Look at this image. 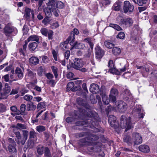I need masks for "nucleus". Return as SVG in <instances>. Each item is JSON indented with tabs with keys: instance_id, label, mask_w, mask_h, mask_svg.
I'll list each match as a JSON object with an SVG mask.
<instances>
[{
	"instance_id": "f257e3e1",
	"label": "nucleus",
	"mask_w": 157,
	"mask_h": 157,
	"mask_svg": "<svg viewBox=\"0 0 157 157\" xmlns=\"http://www.w3.org/2000/svg\"><path fill=\"white\" fill-rule=\"evenodd\" d=\"M86 136V137L80 139L78 142L80 145L88 146L95 144L96 141L99 138L98 136L90 134L88 132H83L77 133L76 134V138Z\"/></svg>"
},
{
	"instance_id": "f03ea898",
	"label": "nucleus",
	"mask_w": 157,
	"mask_h": 157,
	"mask_svg": "<svg viewBox=\"0 0 157 157\" xmlns=\"http://www.w3.org/2000/svg\"><path fill=\"white\" fill-rule=\"evenodd\" d=\"M86 109H83L82 108H80L79 110V113L81 116H84L86 117H89L90 118H92L93 121L91 122V124L93 125L97 126L98 125V122L100 121L98 113L95 112L91 110L90 109V106L89 104H87L86 102L84 105L83 106Z\"/></svg>"
},
{
	"instance_id": "7ed1b4c3",
	"label": "nucleus",
	"mask_w": 157,
	"mask_h": 157,
	"mask_svg": "<svg viewBox=\"0 0 157 157\" xmlns=\"http://www.w3.org/2000/svg\"><path fill=\"white\" fill-rule=\"evenodd\" d=\"M120 126L122 128H126L125 131L131 129L132 126L131 118L127 117L125 115H122L120 118Z\"/></svg>"
},
{
	"instance_id": "20e7f679",
	"label": "nucleus",
	"mask_w": 157,
	"mask_h": 157,
	"mask_svg": "<svg viewBox=\"0 0 157 157\" xmlns=\"http://www.w3.org/2000/svg\"><path fill=\"white\" fill-rule=\"evenodd\" d=\"M73 61V63H71V66L72 68L83 73H85L87 71V69L85 67H82L84 64L81 59L75 58L74 59Z\"/></svg>"
},
{
	"instance_id": "39448f33",
	"label": "nucleus",
	"mask_w": 157,
	"mask_h": 157,
	"mask_svg": "<svg viewBox=\"0 0 157 157\" xmlns=\"http://www.w3.org/2000/svg\"><path fill=\"white\" fill-rule=\"evenodd\" d=\"M78 117L84 120L83 121H78L76 122L75 124L76 126H84L85 127H91V122H93L92 118H90L89 117L85 116H81L79 113Z\"/></svg>"
},
{
	"instance_id": "423d86ee",
	"label": "nucleus",
	"mask_w": 157,
	"mask_h": 157,
	"mask_svg": "<svg viewBox=\"0 0 157 157\" xmlns=\"http://www.w3.org/2000/svg\"><path fill=\"white\" fill-rule=\"evenodd\" d=\"M123 8L124 13L131 14L134 11V6L129 1H125L124 2Z\"/></svg>"
},
{
	"instance_id": "0eeeda50",
	"label": "nucleus",
	"mask_w": 157,
	"mask_h": 157,
	"mask_svg": "<svg viewBox=\"0 0 157 157\" xmlns=\"http://www.w3.org/2000/svg\"><path fill=\"white\" fill-rule=\"evenodd\" d=\"M3 92H0V99H6L7 98V94L10 91V87L9 86V84L6 83L5 84V87L3 89Z\"/></svg>"
},
{
	"instance_id": "6e6552de",
	"label": "nucleus",
	"mask_w": 157,
	"mask_h": 157,
	"mask_svg": "<svg viewBox=\"0 0 157 157\" xmlns=\"http://www.w3.org/2000/svg\"><path fill=\"white\" fill-rule=\"evenodd\" d=\"M132 143L134 145H139L142 142V139L141 136L138 133H134L132 134Z\"/></svg>"
},
{
	"instance_id": "1a4fd4ad",
	"label": "nucleus",
	"mask_w": 157,
	"mask_h": 157,
	"mask_svg": "<svg viewBox=\"0 0 157 157\" xmlns=\"http://www.w3.org/2000/svg\"><path fill=\"white\" fill-rule=\"evenodd\" d=\"M108 122L111 127L115 129L118 128L119 124L116 121V117L113 115L109 116L108 117Z\"/></svg>"
},
{
	"instance_id": "9d476101",
	"label": "nucleus",
	"mask_w": 157,
	"mask_h": 157,
	"mask_svg": "<svg viewBox=\"0 0 157 157\" xmlns=\"http://www.w3.org/2000/svg\"><path fill=\"white\" fill-rule=\"evenodd\" d=\"M118 111L121 113H124L127 109V105L124 102L119 100L116 104Z\"/></svg>"
},
{
	"instance_id": "9b49d317",
	"label": "nucleus",
	"mask_w": 157,
	"mask_h": 157,
	"mask_svg": "<svg viewBox=\"0 0 157 157\" xmlns=\"http://www.w3.org/2000/svg\"><path fill=\"white\" fill-rule=\"evenodd\" d=\"M40 32L42 34L46 36H48L49 40H52L53 38V32L52 30H48L45 28H42L40 30Z\"/></svg>"
},
{
	"instance_id": "f8f14e48",
	"label": "nucleus",
	"mask_w": 157,
	"mask_h": 157,
	"mask_svg": "<svg viewBox=\"0 0 157 157\" xmlns=\"http://www.w3.org/2000/svg\"><path fill=\"white\" fill-rule=\"evenodd\" d=\"M119 23L120 25H124L126 27L130 26L132 24V21L129 17L121 18Z\"/></svg>"
},
{
	"instance_id": "ddd939ff",
	"label": "nucleus",
	"mask_w": 157,
	"mask_h": 157,
	"mask_svg": "<svg viewBox=\"0 0 157 157\" xmlns=\"http://www.w3.org/2000/svg\"><path fill=\"white\" fill-rule=\"evenodd\" d=\"M96 57L97 59L101 58L105 54V51L99 46L95 48Z\"/></svg>"
},
{
	"instance_id": "4468645a",
	"label": "nucleus",
	"mask_w": 157,
	"mask_h": 157,
	"mask_svg": "<svg viewBox=\"0 0 157 157\" xmlns=\"http://www.w3.org/2000/svg\"><path fill=\"white\" fill-rule=\"evenodd\" d=\"M22 132L23 137L22 138L21 141H19V140H16V141L17 143L18 144H20L21 143L22 145H24L25 144L26 141L28 139L29 135V131L27 130H23Z\"/></svg>"
},
{
	"instance_id": "2eb2a0df",
	"label": "nucleus",
	"mask_w": 157,
	"mask_h": 157,
	"mask_svg": "<svg viewBox=\"0 0 157 157\" xmlns=\"http://www.w3.org/2000/svg\"><path fill=\"white\" fill-rule=\"evenodd\" d=\"M90 90L93 94L98 93L100 91L99 87L96 84L92 83L90 85Z\"/></svg>"
},
{
	"instance_id": "dca6fc26",
	"label": "nucleus",
	"mask_w": 157,
	"mask_h": 157,
	"mask_svg": "<svg viewBox=\"0 0 157 157\" xmlns=\"http://www.w3.org/2000/svg\"><path fill=\"white\" fill-rule=\"evenodd\" d=\"M24 69L23 68L22 70L19 67L16 68L15 70V73L16 76H17L19 79H21L23 77V71Z\"/></svg>"
},
{
	"instance_id": "f3484780",
	"label": "nucleus",
	"mask_w": 157,
	"mask_h": 157,
	"mask_svg": "<svg viewBox=\"0 0 157 157\" xmlns=\"http://www.w3.org/2000/svg\"><path fill=\"white\" fill-rule=\"evenodd\" d=\"M30 13H31L32 17H34V15L33 10L29 8H26L24 15L26 18L29 19V18L30 16Z\"/></svg>"
},
{
	"instance_id": "a211bd4d",
	"label": "nucleus",
	"mask_w": 157,
	"mask_h": 157,
	"mask_svg": "<svg viewBox=\"0 0 157 157\" xmlns=\"http://www.w3.org/2000/svg\"><path fill=\"white\" fill-rule=\"evenodd\" d=\"M134 111L136 114H138L139 118H143L144 116V112L141 110L140 107L135 108Z\"/></svg>"
},
{
	"instance_id": "6ab92c4d",
	"label": "nucleus",
	"mask_w": 157,
	"mask_h": 157,
	"mask_svg": "<svg viewBox=\"0 0 157 157\" xmlns=\"http://www.w3.org/2000/svg\"><path fill=\"white\" fill-rule=\"evenodd\" d=\"M139 150L143 152L147 153L150 151L149 147L146 145H141L139 147Z\"/></svg>"
},
{
	"instance_id": "aec40b11",
	"label": "nucleus",
	"mask_w": 157,
	"mask_h": 157,
	"mask_svg": "<svg viewBox=\"0 0 157 157\" xmlns=\"http://www.w3.org/2000/svg\"><path fill=\"white\" fill-rule=\"evenodd\" d=\"M27 41L29 42L30 41H35L36 42L39 43V38L38 36L33 35L29 36L27 39Z\"/></svg>"
},
{
	"instance_id": "412c9836",
	"label": "nucleus",
	"mask_w": 157,
	"mask_h": 157,
	"mask_svg": "<svg viewBox=\"0 0 157 157\" xmlns=\"http://www.w3.org/2000/svg\"><path fill=\"white\" fill-rule=\"evenodd\" d=\"M55 10L52 9L51 7L47 6L44 10V12L45 13L46 16L48 17H51L52 16V12H53Z\"/></svg>"
},
{
	"instance_id": "4be33fe9",
	"label": "nucleus",
	"mask_w": 157,
	"mask_h": 157,
	"mask_svg": "<svg viewBox=\"0 0 157 157\" xmlns=\"http://www.w3.org/2000/svg\"><path fill=\"white\" fill-rule=\"evenodd\" d=\"M16 147V145L9 144L8 147V149L9 152L11 153H14L15 154V153H17Z\"/></svg>"
},
{
	"instance_id": "5701e85b",
	"label": "nucleus",
	"mask_w": 157,
	"mask_h": 157,
	"mask_svg": "<svg viewBox=\"0 0 157 157\" xmlns=\"http://www.w3.org/2000/svg\"><path fill=\"white\" fill-rule=\"evenodd\" d=\"M67 41L69 42V41L71 40L70 43V44L71 46V47H73L77 43V41H75V36H69L67 39Z\"/></svg>"
},
{
	"instance_id": "b1692460",
	"label": "nucleus",
	"mask_w": 157,
	"mask_h": 157,
	"mask_svg": "<svg viewBox=\"0 0 157 157\" xmlns=\"http://www.w3.org/2000/svg\"><path fill=\"white\" fill-rule=\"evenodd\" d=\"M29 138L36 140H37V133L33 129L29 132Z\"/></svg>"
},
{
	"instance_id": "393cba45",
	"label": "nucleus",
	"mask_w": 157,
	"mask_h": 157,
	"mask_svg": "<svg viewBox=\"0 0 157 157\" xmlns=\"http://www.w3.org/2000/svg\"><path fill=\"white\" fill-rule=\"evenodd\" d=\"M29 62L30 63L34 65L38 64L39 62V59L36 57L32 56L29 58Z\"/></svg>"
},
{
	"instance_id": "a878e982",
	"label": "nucleus",
	"mask_w": 157,
	"mask_h": 157,
	"mask_svg": "<svg viewBox=\"0 0 157 157\" xmlns=\"http://www.w3.org/2000/svg\"><path fill=\"white\" fill-rule=\"evenodd\" d=\"M36 106L34 105L33 102L31 101L27 104V110L28 111H33L35 110Z\"/></svg>"
},
{
	"instance_id": "bb28decb",
	"label": "nucleus",
	"mask_w": 157,
	"mask_h": 157,
	"mask_svg": "<svg viewBox=\"0 0 157 157\" xmlns=\"http://www.w3.org/2000/svg\"><path fill=\"white\" fill-rule=\"evenodd\" d=\"M38 43L36 42H33L29 44V49L30 51H33L35 50L38 46Z\"/></svg>"
},
{
	"instance_id": "cd10ccee",
	"label": "nucleus",
	"mask_w": 157,
	"mask_h": 157,
	"mask_svg": "<svg viewBox=\"0 0 157 157\" xmlns=\"http://www.w3.org/2000/svg\"><path fill=\"white\" fill-rule=\"evenodd\" d=\"M56 0H48L47 6L51 7L52 9L55 10L56 9Z\"/></svg>"
},
{
	"instance_id": "c85d7f7f",
	"label": "nucleus",
	"mask_w": 157,
	"mask_h": 157,
	"mask_svg": "<svg viewBox=\"0 0 157 157\" xmlns=\"http://www.w3.org/2000/svg\"><path fill=\"white\" fill-rule=\"evenodd\" d=\"M4 33L6 35L12 33L14 31V29L12 27L6 26L4 29Z\"/></svg>"
},
{
	"instance_id": "c756f323",
	"label": "nucleus",
	"mask_w": 157,
	"mask_h": 157,
	"mask_svg": "<svg viewBox=\"0 0 157 157\" xmlns=\"http://www.w3.org/2000/svg\"><path fill=\"white\" fill-rule=\"evenodd\" d=\"M112 53L114 55L117 56L121 53V49L118 47H113L112 50Z\"/></svg>"
},
{
	"instance_id": "7c9ffc66",
	"label": "nucleus",
	"mask_w": 157,
	"mask_h": 157,
	"mask_svg": "<svg viewBox=\"0 0 157 157\" xmlns=\"http://www.w3.org/2000/svg\"><path fill=\"white\" fill-rule=\"evenodd\" d=\"M36 140L28 138L27 141V144L28 147L30 148H32L34 145L35 142Z\"/></svg>"
},
{
	"instance_id": "2f4dec72",
	"label": "nucleus",
	"mask_w": 157,
	"mask_h": 157,
	"mask_svg": "<svg viewBox=\"0 0 157 157\" xmlns=\"http://www.w3.org/2000/svg\"><path fill=\"white\" fill-rule=\"evenodd\" d=\"M85 47L84 45L83 44L79 43L75 44V46L71 47L70 48V50H72L74 48L76 49H83Z\"/></svg>"
},
{
	"instance_id": "473e14b6",
	"label": "nucleus",
	"mask_w": 157,
	"mask_h": 157,
	"mask_svg": "<svg viewBox=\"0 0 157 157\" xmlns=\"http://www.w3.org/2000/svg\"><path fill=\"white\" fill-rule=\"evenodd\" d=\"M45 148L44 146L40 145H38L36 147L37 151L39 155H41L43 153Z\"/></svg>"
},
{
	"instance_id": "72a5a7b5",
	"label": "nucleus",
	"mask_w": 157,
	"mask_h": 157,
	"mask_svg": "<svg viewBox=\"0 0 157 157\" xmlns=\"http://www.w3.org/2000/svg\"><path fill=\"white\" fill-rule=\"evenodd\" d=\"M27 74L29 77L32 79H33L36 75V73H34L29 69L27 70Z\"/></svg>"
},
{
	"instance_id": "f704fd0d",
	"label": "nucleus",
	"mask_w": 157,
	"mask_h": 157,
	"mask_svg": "<svg viewBox=\"0 0 157 157\" xmlns=\"http://www.w3.org/2000/svg\"><path fill=\"white\" fill-rule=\"evenodd\" d=\"M15 128L20 130L25 129H27V126L25 124L17 123L15 127Z\"/></svg>"
},
{
	"instance_id": "c9c22d12",
	"label": "nucleus",
	"mask_w": 157,
	"mask_h": 157,
	"mask_svg": "<svg viewBox=\"0 0 157 157\" xmlns=\"http://www.w3.org/2000/svg\"><path fill=\"white\" fill-rule=\"evenodd\" d=\"M77 102L79 105L83 106L85 104L86 101L81 98H79L77 99Z\"/></svg>"
},
{
	"instance_id": "e433bc0d",
	"label": "nucleus",
	"mask_w": 157,
	"mask_h": 157,
	"mask_svg": "<svg viewBox=\"0 0 157 157\" xmlns=\"http://www.w3.org/2000/svg\"><path fill=\"white\" fill-rule=\"evenodd\" d=\"M44 155L46 157H52V155L50 152V150L48 148L46 147L44 150Z\"/></svg>"
},
{
	"instance_id": "4c0bfd02",
	"label": "nucleus",
	"mask_w": 157,
	"mask_h": 157,
	"mask_svg": "<svg viewBox=\"0 0 157 157\" xmlns=\"http://www.w3.org/2000/svg\"><path fill=\"white\" fill-rule=\"evenodd\" d=\"M104 44L107 48H111L114 46V45L111 43L110 40H106L104 42Z\"/></svg>"
},
{
	"instance_id": "58836bf2",
	"label": "nucleus",
	"mask_w": 157,
	"mask_h": 157,
	"mask_svg": "<svg viewBox=\"0 0 157 157\" xmlns=\"http://www.w3.org/2000/svg\"><path fill=\"white\" fill-rule=\"evenodd\" d=\"M74 83L73 82H69L67 85V87L66 89V91H69L70 90L72 91V89L74 88Z\"/></svg>"
},
{
	"instance_id": "ea45409f",
	"label": "nucleus",
	"mask_w": 157,
	"mask_h": 157,
	"mask_svg": "<svg viewBox=\"0 0 157 157\" xmlns=\"http://www.w3.org/2000/svg\"><path fill=\"white\" fill-rule=\"evenodd\" d=\"M109 26L114 28L117 31L122 30V29L117 24L110 23L109 24Z\"/></svg>"
},
{
	"instance_id": "a19ab883",
	"label": "nucleus",
	"mask_w": 157,
	"mask_h": 157,
	"mask_svg": "<svg viewBox=\"0 0 157 157\" xmlns=\"http://www.w3.org/2000/svg\"><path fill=\"white\" fill-rule=\"evenodd\" d=\"M118 90L116 89L112 88L111 89L109 95L115 96L117 97L118 96Z\"/></svg>"
},
{
	"instance_id": "79ce46f5",
	"label": "nucleus",
	"mask_w": 157,
	"mask_h": 157,
	"mask_svg": "<svg viewBox=\"0 0 157 157\" xmlns=\"http://www.w3.org/2000/svg\"><path fill=\"white\" fill-rule=\"evenodd\" d=\"M121 6V3L118 2L114 4L113 8L115 10H119Z\"/></svg>"
},
{
	"instance_id": "37998d69",
	"label": "nucleus",
	"mask_w": 157,
	"mask_h": 157,
	"mask_svg": "<svg viewBox=\"0 0 157 157\" xmlns=\"http://www.w3.org/2000/svg\"><path fill=\"white\" fill-rule=\"evenodd\" d=\"M124 140L125 142L127 143L129 145H130L132 143V139H130L129 136H125L123 139Z\"/></svg>"
},
{
	"instance_id": "c03bdc74",
	"label": "nucleus",
	"mask_w": 157,
	"mask_h": 157,
	"mask_svg": "<svg viewBox=\"0 0 157 157\" xmlns=\"http://www.w3.org/2000/svg\"><path fill=\"white\" fill-rule=\"evenodd\" d=\"M36 130L39 132H41L45 131L46 130V128L44 126L38 125L36 126Z\"/></svg>"
},
{
	"instance_id": "a18cd8bd",
	"label": "nucleus",
	"mask_w": 157,
	"mask_h": 157,
	"mask_svg": "<svg viewBox=\"0 0 157 157\" xmlns=\"http://www.w3.org/2000/svg\"><path fill=\"white\" fill-rule=\"evenodd\" d=\"M45 71L43 67L42 66L39 67L38 69V74L39 76H41L43 75Z\"/></svg>"
},
{
	"instance_id": "49530a36",
	"label": "nucleus",
	"mask_w": 157,
	"mask_h": 157,
	"mask_svg": "<svg viewBox=\"0 0 157 157\" xmlns=\"http://www.w3.org/2000/svg\"><path fill=\"white\" fill-rule=\"evenodd\" d=\"M102 100L104 104L106 105L109 104V100L108 99L107 97L105 94L102 96Z\"/></svg>"
},
{
	"instance_id": "de8ad7c7",
	"label": "nucleus",
	"mask_w": 157,
	"mask_h": 157,
	"mask_svg": "<svg viewBox=\"0 0 157 157\" xmlns=\"http://www.w3.org/2000/svg\"><path fill=\"white\" fill-rule=\"evenodd\" d=\"M125 37V35L124 33L122 32H120L116 36L117 38L121 39H124Z\"/></svg>"
},
{
	"instance_id": "09e8293b",
	"label": "nucleus",
	"mask_w": 157,
	"mask_h": 157,
	"mask_svg": "<svg viewBox=\"0 0 157 157\" xmlns=\"http://www.w3.org/2000/svg\"><path fill=\"white\" fill-rule=\"evenodd\" d=\"M50 17L46 16L44 19L42 20V23L45 25L49 24L50 21V20L49 19Z\"/></svg>"
},
{
	"instance_id": "8fccbe9b",
	"label": "nucleus",
	"mask_w": 157,
	"mask_h": 157,
	"mask_svg": "<svg viewBox=\"0 0 157 157\" xmlns=\"http://www.w3.org/2000/svg\"><path fill=\"white\" fill-rule=\"evenodd\" d=\"M109 72L117 75H121V72L115 67L113 69H112L111 71H109Z\"/></svg>"
},
{
	"instance_id": "3c124183",
	"label": "nucleus",
	"mask_w": 157,
	"mask_h": 157,
	"mask_svg": "<svg viewBox=\"0 0 157 157\" xmlns=\"http://www.w3.org/2000/svg\"><path fill=\"white\" fill-rule=\"evenodd\" d=\"M51 68L52 71L55 77L56 78L58 76L57 68L54 66H52Z\"/></svg>"
},
{
	"instance_id": "603ef678",
	"label": "nucleus",
	"mask_w": 157,
	"mask_h": 157,
	"mask_svg": "<svg viewBox=\"0 0 157 157\" xmlns=\"http://www.w3.org/2000/svg\"><path fill=\"white\" fill-rule=\"evenodd\" d=\"M56 9L57 8H63L64 7L63 3L61 1H58L56 2Z\"/></svg>"
},
{
	"instance_id": "864d4df0",
	"label": "nucleus",
	"mask_w": 157,
	"mask_h": 157,
	"mask_svg": "<svg viewBox=\"0 0 157 157\" xmlns=\"http://www.w3.org/2000/svg\"><path fill=\"white\" fill-rule=\"evenodd\" d=\"M26 109V105L25 104H21L20 107V110L21 112L20 114L22 115L25 111Z\"/></svg>"
},
{
	"instance_id": "5fc2aeb1",
	"label": "nucleus",
	"mask_w": 157,
	"mask_h": 157,
	"mask_svg": "<svg viewBox=\"0 0 157 157\" xmlns=\"http://www.w3.org/2000/svg\"><path fill=\"white\" fill-rule=\"evenodd\" d=\"M79 33V32L78 30L76 28H74L73 30L71 32L70 36H75V35H78Z\"/></svg>"
},
{
	"instance_id": "6e6d98bb",
	"label": "nucleus",
	"mask_w": 157,
	"mask_h": 157,
	"mask_svg": "<svg viewBox=\"0 0 157 157\" xmlns=\"http://www.w3.org/2000/svg\"><path fill=\"white\" fill-rule=\"evenodd\" d=\"M148 0H137V3L139 6H142L146 4Z\"/></svg>"
},
{
	"instance_id": "4d7b16f0",
	"label": "nucleus",
	"mask_w": 157,
	"mask_h": 157,
	"mask_svg": "<svg viewBox=\"0 0 157 157\" xmlns=\"http://www.w3.org/2000/svg\"><path fill=\"white\" fill-rule=\"evenodd\" d=\"M108 66L109 67V71H111L112 69H113L114 67V65L113 63V60H110L109 61L108 63Z\"/></svg>"
},
{
	"instance_id": "13d9d810",
	"label": "nucleus",
	"mask_w": 157,
	"mask_h": 157,
	"mask_svg": "<svg viewBox=\"0 0 157 157\" xmlns=\"http://www.w3.org/2000/svg\"><path fill=\"white\" fill-rule=\"evenodd\" d=\"M23 98L25 100L27 101H30L33 98L32 96L29 94H27L25 95L24 97Z\"/></svg>"
},
{
	"instance_id": "bf43d9fd",
	"label": "nucleus",
	"mask_w": 157,
	"mask_h": 157,
	"mask_svg": "<svg viewBox=\"0 0 157 157\" xmlns=\"http://www.w3.org/2000/svg\"><path fill=\"white\" fill-rule=\"evenodd\" d=\"M93 54H91V51L90 49H88L87 51L84 55V57L85 58H91Z\"/></svg>"
},
{
	"instance_id": "052dcab7",
	"label": "nucleus",
	"mask_w": 157,
	"mask_h": 157,
	"mask_svg": "<svg viewBox=\"0 0 157 157\" xmlns=\"http://www.w3.org/2000/svg\"><path fill=\"white\" fill-rule=\"evenodd\" d=\"M68 43V42L67 39L66 41H64L63 43H62L61 44L60 46L62 48H67Z\"/></svg>"
},
{
	"instance_id": "680f3d73",
	"label": "nucleus",
	"mask_w": 157,
	"mask_h": 157,
	"mask_svg": "<svg viewBox=\"0 0 157 157\" xmlns=\"http://www.w3.org/2000/svg\"><path fill=\"white\" fill-rule=\"evenodd\" d=\"M45 106V104L44 102H40L38 103L37 105V108L39 109L44 108Z\"/></svg>"
},
{
	"instance_id": "e2e57ef3",
	"label": "nucleus",
	"mask_w": 157,
	"mask_h": 157,
	"mask_svg": "<svg viewBox=\"0 0 157 157\" xmlns=\"http://www.w3.org/2000/svg\"><path fill=\"white\" fill-rule=\"evenodd\" d=\"M19 90V87H17L16 88L13 89L10 93V94H17L18 93Z\"/></svg>"
},
{
	"instance_id": "0e129e2a",
	"label": "nucleus",
	"mask_w": 157,
	"mask_h": 157,
	"mask_svg": "<svg viewBox=\"0 0 157 157\" xmlns=\"http://www.w3.org/2000/svg\"><path fill=\"white\" fill-rule=\"evenodd\" d=\"M96 141H95V144H94L92 145H94V148H95V151L96 152H99L101 151V146H96L95 145L96 144Z\"/></svg>"
},
{
	"instance_id": "69168bd1",
	"label": "nucleus",
	"mask_w": 157,
	"mask_h": 157,
	"mask_svg": "<svg viewBox=\"0 0 157 157\" xmlns=\"http://www.w3.org/2000/svg\"><path fill=\"white\" fill-rule=\"evenodd\" d=\"M109 101L113 103L116 102L117 100V97L115 96L109 95Z\"/></svg>"
},
{
	"instance_id": "338daca9",
	"label": "nucleus",
	"mask_w": 157,
	"mask_h": 157,
	"mask_svg": "<svg viewBox=\"0 0 157 157\" xmlns=\"http://www.w3.org/2000/svg\"><path fill=\"white\" fill-rule=\"evenodd\" d=\"M8 145L9 144L12 145H16V143L14 140L12 138H9L8 139Z\"/></svg>"
},
{
	"instance_id": "774afa93",
	"label": "nucleus",
	"mask_w": 157,
	"mask_h": 157,
	"mask_svg": "<svg viewBox=\"0 0 157 157\" xmlns=\"http://www.w3.org/2000/svg\"><path fill=\"white\" fill-rule=\"evenodd\" d=\"M64 55L66 59L68 60L70 55V52L69 50L66 51L64 53Z\"/></svg>"
}]
</instances>
